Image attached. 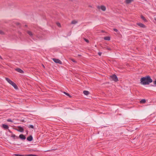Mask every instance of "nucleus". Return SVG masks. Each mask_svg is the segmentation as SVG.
Wrapping results in <instances>:
<instances>
[{"mask_svg":"<svg viewBox=\"0 0 156 156\" xmlns=\"http://www.w3.org/2000/svg\"><path fill=\"white\" fill-rule=\"evenodd\" d=\"M140 83L143 85H148L153 82L152 80L149 76H147L140 79Z\"/></svg>","mask_w":156,"mask_h":156,"instance_id":"nucleus-1","label":"nucleus"},{"mask_svg":"<svg viewBox=\"0 0 156 156\" xmlns=\"http://www.w3.org/2000/svg\"><path fill=\"white\" fill-rule=\"evenodd\" d=\"M6 80L10 84H11L16 89H17L18 87L16 85L13 81H12L6 77Z\"/></svg>","mask_w":156,"mask_h":156,"instance_id":"nucleus-2","label":"nucleus"},{"mask_svg":"<svg viewBox=\"0 0 156 156\" xmlns=\"http://www.w3.org/2000/svg\"><path fill=\"white\" fill-rule=\"evenodd\" d=\"M110 77L112 78V80L115 82H116L119 81L117 77L115 74H114L111 76Z\"/></svg>","mask_w":156,"mask_h":156,"instance_id":"nucleus-3","label":"nucleus"},{"mask_svg":"<svg viewBox=\"0 0 156 156\" xmlns=\"http://www.w3.org/2000/svg\"><path fill=\"white\" fill-rule=\"evenodd\" d=\"M17 129H15L18 131L20 132H23L24 131V129L23 128L20 126H18L17 127Z\"/></svg>","mask_w":156,"mask_h":156,"instance_id":"nucleus-4","label":"nucleus"},{"mask_svg":"<svg viewBox=\"0 0 156 156\" xmlns=\"http://www.w3.org/2000/svg\"><path fill=\"white\" fill-rule=\"evenodd\" d=\"M56 63H58L60 64H62V62L59 59L53 58L52 59Z\"/></svg>","mask_w":156,"mask_h":156,"instance_id":"nucleus-5","label":"nucleus"},{"mask_svg":"<svg viewBox=\"0 0 156 156\" xmlns=\"http://www.w3.org/2000/svg\"><path fill=\"white\" fill-rule=\"evenodd\" d=\"M97 8L98 9H101L103 11H105L106 10V7L104 5H101V6H97Z\"/></svg>","mask_w":156,"mask_h":156,"instance_id":"nucleus-6","label":"nucleus"},{"mask_svg":"<svg viewBox=\"0 0 156 156\" xmlns=\"http://www.w3.org/2000/svg\"><path fill=\"white\" fill-rule=\"evenodd\" d=\"M15 70L18 72L21 73H24V71L22 70L21 69L19 68H16L15 69Z\"/></svg>","mask_w":156,"mask_h":156,"instance_id":"nucleus-7","label":"nucleus"},{"mask_svg":"<svg viewBox=\"0 0 156 156\" xmlns=\"http://www.w3.org/2000/svg\"><path fill=\"white\" fill-rule=\"evenodd\" d=\"M136 24L142 28H145L146 27L145 25L141 23H137Z\"/></svg>","mask_w":156,"mask_h":156,"instance_id":"nucleus-8","label":"nucleus"},{"mask_svg":"<svg viewBox=\"0 0 156 156\" xmlns=\"http://www.w3.org/2000/svg\"><path fill=\"white\" fill-rule=\"evenodd\" d=\"M19 137L22 140H25L26 138V136L23 134H20Z\"/></svg>","mask_w":156,"mask_h":156,"instance_id":"nucleus-9","label":"nucleus"},{"mask_svg":"<svg viewBox=\"0 0 156 156\" xmlns=\"http://www.w3.org/2000/svg\"><path fill=\"white\" fill-rule=\"evenodd\" d=\"M2 127L4 129H8L9 127L7 125L2 124Z\"/></svg>","mask_w":156,"mask_h":156,"instance_id":"nucleus-10","label":"nucleus"},{"mask_svg":"<svg viewBox=\"0 0 156 156\" xmlns=\"http://www.w3.org/2000/svg\"><path fill=\"white\" fill-rule=\"evenodd\" d=\"M27 139L28 141H31L33 140V137L31 135H30L27 138Z\"/></svg>","mask_w":156,"mask_h":156,"instance_id":"nucleus-11","label":"nucleus"},{"mask_svg":"<svg viewBox=\"0 0 156 156\" xmlns=\"http://www.w3.org/2000/svg\"><path fill=\"white\" fill-rule=\"evenodd\" d=\"M133 1V0H126L125 2L126 4H128Z\"/></svg>","mask_w":156,"mask_h":156,"instance_id":"nucleus-12","label":"nucleus"},{"mask_svg":"<svg viewBox=\"0 0 156 156\" xmlns=\"http://www.w3.org/2000/svg\"><path fill=\"white\" fill-rule=\"evenodd\" d=\"M141 18L145 22H147V20L145 19V17L143 16V15H141Z\"/></svg>","mask_w":156,"mask_h":156,"instance_id":"nucleus-13","label":"nucleus"},{"mask_svg":"<svg viewBox=\"0 0 156 156\" xmlns=\"http://www.w3.org/2000/svg\"><path fill=\"white\" fill-rule=\"evenodd\" d=\"M83 94L86 95H87L89 94V92L87 90H84L83 91Z\"/></svg>","mask_w":156,"mask_h":156,"instance_id":"nucleus-14","label":"nucleus"},{"mask_svg":"<svg viewBox=\"0 0 156 156\" xmlns=\"http://www.w3.org/2000/svg\"><path fill=\"white\" fill-rule=\"evenodd\" d=\"M27 33L30 37H32L33 36V34L30 31H27Z\"/></svg>","mask_w":156,"mask_h":156,"instance_id":"nucleus-15","label":"nucleus"},{"mask_svg":"<svg viewBox=\"0 0 156 156\" xmlns=\"http://www.w3.org/2000/svg\"><path fill=\"white\" fill-rule=\"evenodd\" d=\"M104 39L106 40L109 41L110 40V37L108 36L105 37H104Z\"/></svg>","mask_w":156,"mask_h":156,"instance_id":"nucleus-16","label":"nucleus"},{"mask_svg":"<svg viewBox=\"0 0 156 156\" xmlns=\"http://www.w3.org/2000/svg\"><path fill=\"white\" fill-rule=\"evenodd\" d=\"M11 137H12L14 140L16 139V137L17 138H18V137L17 136H16L14 134H12L11 136Z\"/></svg>","mask_w":156,"mask_h":156,"instance_id":"nucleus-17","label":"nucleus"},{"mask_svg":"<svg viewBox=\"0 0 156 156\" xmlns=\"http://www.w3.org/2000/svg\"><path fill=\"white\" fill-rule=\"evenodd\" d=\"M63 93L65 94L66 95L68 96L69 97L71 98H72V96L70 95L69 94L65 92H63Z\"/></svg>","mask_w":156,"mask_h":156,"instance_id":"nucleus-18","label":"nucleus"},{"mask_svg":"<svg viewBox=\"0 0 156 156\" xmlns=\"http://www.w3.org/2000/svg\"><path fill=\"white\" fill-rule=\"evenodd\" d=\"M146 100L145 99H143L140 101V102L141 103H144L146 102Z\"/></svg>","mask_w":156,"mask_h":156,"instance_id":"nucleus-19","label":"nucleus"},{"mask_svg":"<svg viewBox=\"0 0 156 156\" xmlns=\"http://www.w3.org/2000/svg\"><path fill=\"white\" fill-rule=\"evenodd\" d=\"M77 23V21L75 20H73L71 22V23L72 24H76V23Z\"/></svg>","mask_w":156,"mask_h":156,"instance_id":"nucleus-20","label":"nucleus"},{"mask_svg":"<svg viewBox=\"0 0 156 156\" xmlns=\"http://www.w3.org/2000/svg\"><path fill=\"white\" fill-rule=\"evenodd\" d=\"M14 155L15 156H25V155L19 154H15Z\"/></svg>","mask_w":156,"mask_h":156,"instance_id":"nucleus-21","label":"nucleus"},{"mask_svg":"<svg viewBox=\"0 0 156 156\" xmlns=\"http://www.w3.org/2000/svg\"><path fill=\"white\" fill-rule=\"evenodd\" d=\"M28 127L29 128H31L32 129H34V126L33 125H29L28 126Z\"/></svg>","mask_w":156,"mask_h":156,"instance_id":"nucleus-22","label":"nucleus"},{"mask_svg":"<svg viewBox=\"0 0 156 156\" xmlns=\"http://www.w3.org/2000/svg\"><path fill=\"white\" fill-rule=\"evenodd\" d=\"M0 34L2 35L5 34L4 32L2 30H0Z\"/></svg>","mask_w":156,"mask_h":156,"instance_id":"nucleus-23","label":"nucleus"},{"mask_svg":"<svg viewBox=\"0 0 156 156\" xmlns=\"http://www.w3.org/2000/svg\"><path fill=\"white\" fill-rule=\"evenodd\" d=\"M153 83H154V85H151V86H153V87L154 86V85H156V80H155V81H154Z\"/></svg>","mask_w":156,"mask_h":156,"instance_id":"nucleus-24","label":"nucleus"},{"mask_svg":"<svg viewBox=\"0 0 156 156\" xmlns=\"http://www.w3.org/2000/svg\"><path fill=\"white\" fill-rule=\"evenodd\" d=\"M84 40L87 42V43L89 42V41L88 39H87L85 38H84Z\"/></svg>","mask_w":156,"mask_h":156,"instance_id":"nucleus-25","label":"nucleus"},{"mask_svg":"<svg viewBox=\"0 0 156 156\" xmlns=\"http://www.w3.org/2000/svg\"><path fill=\"white\" fill-rule=\"evenodd\" d=\"M7 121L8 122H12V120L10 119H8L7 120Z\"/></svg>","mask_w":156,"mask_h":156,"instance_id":"nucleus-26","label":"nucleus"},{"mask_svg":"<svg viewBox=\"0 0 156 156\" xmlns=\"http://www.w3.org/2000/svg\"><path fill=\"white\" fill-rule=\"evenodd\" d=\"M57 25L59 27H61V25L60 23H56Z\"/></svg>","mask_w":156,"mask_h":156,"instance_id":"nucleus-27","label":"nucleus"},{"mask_svg":"<svg viewBox=\"0 0 156 156\" xmlns=\"http://www.w3.org/2000/svg\"><path fill=\"white\" fill-rule=\"evenodd\" d=\"M71 61H72L73 62H75V63H77V62H76V61H75V60H74V59H71Z\"/></svg>","mask_w":156,"mask_h":156,"instance_id":"nucleus-28","label":"nucleus"},{"mask_svg":"<svg viewBox=\"0 0 156 156\" xmlns=\"http://www.w3.org/2000/svg\"><path fill=\"white\" fill-rule=\"evenodd\" d=\"M113 30L116 32H117L118 31V30L115 28L113 29Z\"/></svg>","mask_w":156,"mask_h":156,"instance_id":"nucleus-29","label":"nucleus"},{"mask_svg":"<svg viewBox=\"0 0 156 156\" xmlns=\"http://www.w3.org/2000/svg\"><path fill=\"white\" fill-rule=\"evenodd\" d=\"M98 55H99V56H101V52H99L98 53Z\"/></svg>","mask_w":156,"mask_h":156,"instance_id":"nucleus-30","label":"nucleus"},{"mask_svg":"<svg viewBox=\"0 0 156 156\" xmlns=\"http://www.w3.org/2000/svg\"><path fill=\"white\" fill-rule=\"evenodd\" d=\"M107 49L108 50H111L110 48L108 47H107Z\"/></svg>","mask_w":156,"mask_h":156,"instance_id":"nucleus-31","label":"nucleus"},{"mask_svg":"<svg viewBox=\"0 0 156 156\" xmlns=\"http://www.w3.org/2000/svg\"><path fill=\"white\" fill-rule=\"evenodd\" d=\"M0 58L2 59L3 58H2V57L0 55Z\"/></svg>","mask_w":156,"mask_h":156,"instance_id":"nucleus-32","label":"nucleus"},{"mask_svg":"<svg viewBox=\"0 0 156 156\" xmlns=\"http://www.w3.org/2000/svg\"><path fill=\"white\" fill-rule=\"evenodd\" d=\"M20 24V23H16V24L17 25H19Z\"/></svg>","mask_w":156,"mask_h":156,"instance_id":"nucleus-33","label":"nucleus"},{"mask_svg":"<svg viewBox=\"0 0 156 156\" xmlns=\"http://www.w3.org/2000/svg\"><path fill=\"white\" fill-rule=\"evenodd\" d=\"M9 131L11 133H12V132L9 129Z\"/></svg>","mask_w":156,"mask_h":156,"instance_id":"nucleus-34","label":"nucleus"},{"mask_svg":"<svg viewBox=\"0 0 156 156\" xmlns=\"http://www.w3.org/2000/svg\"><path fill=\"white\" fill-rule=\"evenodd\" d=\"M25 27H27V25H25Z\"/></svg>","mask_w":156,"mask_h":156,"instance_id":"nucleus-35","label":"nucleus"},{"mask_svg":"<svg viewBox=\"0 0 156 156\" xmlns=\"http://www.w3.org/2000/svg\"><path fill=\"white\" fill-rule=\"evenodd\" d=\"M26 131L27 133V134L28 133V131L27 130H26Z\"/></svg>","mask_w":156,"mask_h":156,"instance_id":"nucleus-36","label":"nucleus"},{"mask_svg":"<svg viewBox=\"0 0 156 156\" xmlns=\"http://www.w3.org/2000/svg\"><path fill=\"white\" fill-rule=\"evenodd\" d=\"M102 32H104V31H103V30H102Z\"/></svg>","mask_w":156,"mask_h":156,"instance_id":"nucleus-37","label":"nucleus"},{"mask_svg":"<svg viewBox=\"0 0 156 156\" xmlns=\"http://www.w3.org/2000/svg\"><path fill=\"white\" fill-rule=\"evenodd\" d=\"M42 66H43V67L44 68V66L43 65H42Z\"/></svg>","mask_w":156,"mask_h":156,"instance_id":"nucleus-38","label":"nucleus"},{"mask_svg":"<svg viewBox=\"0 0 156 156\" xmlns=\"http://www.w3.org/2000/svg\"><path fill=\"white\" fill-rule=\"evenodd\" d=\"M78 56H81V55H78Z\"/></svg>","mask_w":156,"mask_h":156,"instance_id":"nucleus-39","label":"nucleus"},{"mask_svg":"<svg viewBox=\"0 0 156 156\" xmlns=\"http://www.w3.org/2000/svg\"><path fill=\"white\" fill-rule=\"evenodd\" d=\"M89 7H91V6H89Z\"/></svg>","mask_w":156,"mask_h":156,"instance_id":"nucleus-40","label":"nucleus"}]
</instances>
